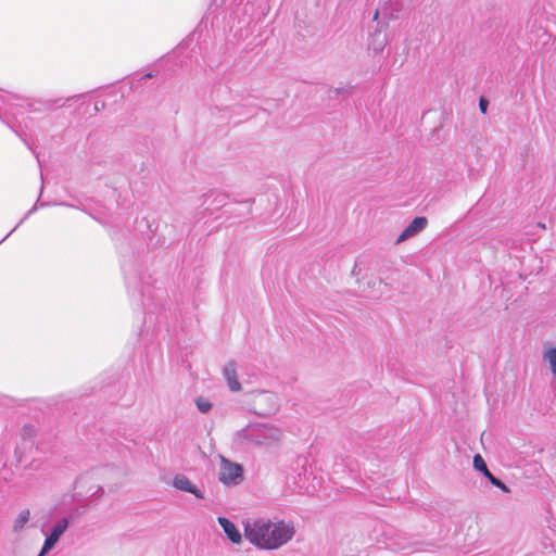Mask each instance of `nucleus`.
I'll return each instance as SVG.
<instances>
[{
	"instance_id": "1",
	"label": "nucleus",
	"mask_w": 556,
	"mask_h": 556,
	"mask_svg": "<svg viewBox=\"0 0 556 556\" xmlns=\"http://www.w3.org/2000/svg\"><path fill=\"white\" fill-rule=\"evenodd\" d=\"M244 535L254 546L275 551L288 544L295 534L294 523L290 520L254 518L244 521Z\"/></svg>"
},
{
	"instance_id": "2",
	"label": "nucleus",
	"mask_w": 556,
	"mask_h": 556,
	"mask_svg": "<svg viewBox=\"0 0 556 556\" xmlns=\"http://www.w3.org/2000/svg\"><path fill=\"white\" fill-rule=\"evenodd\" d=\"M281 430L270 424L252 422L233 432L231 447L248 451L255 447L269 448L280 443Z\"/></svg>"
},
{
	"instance_id": "3",
	"label": "nucleus",
	"mask_w": 556,
	"mask_h": 556,
	"mask_svg": "<svg viewBox=\"0 0 556 556\" xmlns=\"http://www.w3.org/2000/svg\"><path fill=\"white\" fill-rule=\"evenodd\" d=\"M219 481L227 486L238 485L243 481V467L224 456H219Z\"/></svg>"
},
{
	"instance_id": "4",
	"label": "nucleus",
	"mask_w": 556,
	"mask_h": 556,
	"mask_svg": "<svg viewBox=\"0 0 556 556\" xmlns=\"http://www.w3.org/2000/svg\"><path fill=\"white\" fill-rule=\"evenodd\" d=\"M68 528V520L66 518L60 519L51 529L50 534L46 538L42 548L38 556H45L58 543L60 538Z\"/></svg>"
},
{
	"instance_id": "5",
	"label": "nucleus",
	"mask_w": 556,
	"mask_h": 556,
	"mask_svg": "<svg viewBox=\"0 0 556 556\" xmlns=\"http://www.w3.org/2000/svg\"><path fill=\"white\" fill-rule=\"evenodd\" d=\"M428 220L426 217H415L410 224L402 231V233L396 238L395 244H400L418 233H420L427 227Z\"/></svg>"
},
{
	"instance_id": "6",
	"label": "nucleus",
	"mask_w": 556,
	"mask_h": 556,
	"mask_svg": "<svg viewBox=\"0 0 556 556\" xmlns=\"http://www.w3.org/2000/svg\"><path fill=\"white\" fill-rule=\"evenodd\" d=\"M173 486L179 491L190 493L199 500L204 498V493L185 475H176L173 478Z\"/></svg>"
},
{
	"instance_id": "7",
	"label": "nucleus",
	"mask_w": 556,
	"mask_h": 556,
	"mask_svg": "<svg viewBox=\"0 0 556 556\" xmlns=\"http://www.w3.org/2000/svg\"><path fill=\"white\" fill-rule=\"evenodd\" d=\"M217 520L228 540L233 544H241L242 535L236 525L226 517H218Z\"/></svg>"
},
{
	"instance_id": "8",
	"label": "nucleus",
	"mask_w": 556,
	"mask_h": 556,
	"mask_svg": "<svg viewBox=\"0 0 556 556\" xmlns=\"http://www.w3.org/2000/svg\"><path fill=\"white\" fill-rule=\"evenodd\" d=\"M223 374L230 391L238 392L241 390V384L237 377V369L235 363L226 364L223 369Z\"/></svg>"
},
{
	"instance_id": "9",
	"label": "nucleus",
	"mask_w": 556,
	"mask_h": 556,
	"mask_svg": "<svg viewBox=\"0 0 556 556\" xmlns=\"http://www.w3.org/2000/svg\"><path fill=\"white\" fill-rule=\"evenodd\" d=\"M542 358L548 365L551 372L556 376V346H546Z\"/></svg>"
},
{
	"instance_id": "10",
	"label": "nucleus",
	"mask_w": 556,
	"mask_h": 556,
	"mask_svg": "<svg viewBox=\"0 0 556 556\" xmlns=\"http://www.w3.org/2000/svg\"><path fill=\"white\" fill-rule=\"evenodd\" d=\"M29 518L30 511L28 509L21 510L13 521V531L20 532L23 530L26 523L29 521Z\"/></svg>"
},
{
	"instance_id": "11",
	"label": "nucleus",
	"mask_w": 556,
	"mask_h": 556,
	"mask_svg": "<svg viewBox=\"0 0 556 556\" xmlns=\"http://www.w3.org/2000/svg\"><path fill=\"white\" fill-rule=\"evenodd\" d=\"M15 100L14 97L8 93H3L0 91V113L4 114H13L11 106L13 105L11 102Z\"/></svg>"
},
{
	"instance_id": "12",
	"label": "nucleus",
	"mask_w": 556,
	"mask_h": 556,
	"mask_svg": "<svg viewBox=\"0 0 556 556\" xmlns=\"http://www.w3.org/2000/svg\"><path fill=\"white\" fill-rule=\"evenodd\" d=\"M473 468L480 471L484 477L490 472L483 457L480 454L473 456Z\"/></svg>"
},
{
	"instance_id": "13",
	"label": "nucleus",
	"mask_w": 556,
	"mask_h": 556,
	"mask_svg": "<svg viewBox=\"0 0 556 556\" xmlns=\"http://www.w3.org/2000/svg\"><path fill=\"white\" fill-rule=\"evenodd\" d=\"M194 402L197 408L203 414H207L213 407L211 401L204 396L197 397Z\"/></svg>"
},
{
	"instance_id": "14",
	"label": "nucleus",
	"mask_w": 556,
	"mask_h": 556,
	"mask_svg": "<svg viewBox=\"0 0 556 556\" xmlns=\"http://www.w3.org/2000/svg\"><path fill=\"white\" fill-rule=\"evenodd\" d=\"M384 46H386V40L384 39H381L379 41H375L374 40L371 42V48L377 53L381 52L383 50Z\"/></svg>"
},
{
	"instance_id": "15",
	"label": "nucleus",
	"mask_w": 556,
	"mask_h": 556,
	"mask_svg": "<svg viewBox=\"0 0 556 556\" xmlns=\"http://www.w3.org/2000/svg\"><path fill=\"white\" fill-rule=\"evenodd\" d=\"M494 486L501 489L505 493H509L510 492L509 488L504 482H502L500 479L497 480V482L495 483Z\"/></svg>"
},
{
	"instance_id": "16",
	"label": "nucleus",
	"mask_w": 556,
	"mask_h": 556,
	"mask_svg": "<svg viewBox=\"0 0 556 556\" xmlns=\"http://www.w3.org/2000/svg\"><path fill=\"white\" fill-rule=\"evenodd\" d=\"M485 478H486V479H488V480H489L493 485H495V483H496V482H497V480H498L496 477H494V476L491 473V471L485 476Z\"/></svg>"
},
{
	"instance_id": "17",
	"label": "nucleus",
	"mask_w": 556,
	"mask_h": 556,
	"mask_svg": "<svg viewBox=\"0 0 556 556\" xmlns=\"http://www.w3.org/2000/svg\"><path fill=\"white\" fill-rule=\"evenodd\" d=\"M485 478H486V479H488V480H489L493 485H495V483H496V482H497V480H498L496 477H494V476L491 473V471L485 476Z\"/></svg>"
},
{
	"instance_id": "18",
	"label": "nucleus",
	"mask_w": 556,
	"mask_h": 556,
	"mask_svg": "<svg viewBox=\"0 0 556 556\" xmlns=\"http://www.w3.org/2000/svg\"><path fill=\"white\" fill-rule=\"evenodd\" d=\"M485 478H486V479H488V480H489L493 485H495V483H496V482H497V480H498L496 477H494V476L491 473V471L485 476Z\"/></svg>"
},
{
	"instance_id": "19",
	"label": "nucleus",
	"mask_w": 556,
	"mask_h": 556,
	"mask_svg": "<svg viewBox=\"0 0 556 556\" xmlns=\"http://www.w3.org/2000/svg\"><path fill=\"white\" fill-rule=\"evenodd\" d=\"M486 106H488V103H486L483 99H481V100H480V109H481V111H482L483 113H485V111H486Z\"/></svg>"
}]
</instances>
